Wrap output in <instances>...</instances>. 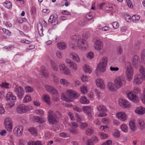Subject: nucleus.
<instances>
[{
  "label": "nucleus",
  "mask_w": 145,
  "mask_h": 145,
  "mask_svg": "<svg viewBox=\"0 0 145 145\" xmlns=\"http://www.w3.org/2000/svg\"><path fill=\"white\" fill-rule=\"evenodd\" d=\"M125 81L124 76H121L116 77L114 80V83L118 89L122 88L125 85Z\"/></svg>",
  "instance_id": "nucleus-1"
},
{
  "label": "nucleus",
  "mask_w": 145,
  "mask_h": 145,
  "mask_svg": "<svg viewBox=\"0 0 145 145\" xmlns=\"http://www.w3.org/2000/svg\"><path fill=\"white\" fill-rule=\"evenodd\" d=\"M6 99L7 102L12 101L11 103H9L7 104V106L8 107H12L15 105L16 98V96L13 95L11 92H9L7 93Z\"/></svg>",
  "instance_id": "nucleus-2"
},
{
  "label": "nucleus",
  "mask_w": 145,
  "mask_h": 145,
  "mask_svg": "<svg viewBox=\"0 0 145 145\" xmlns=\"http://www.w3.org/2000/svg\"><path fill=\"white\" fill-rule=\"evenodd\" d=\"M60 113L57 112L56 113H54L51 110L48 111V120L50 123L52 124H53L55 123H57V119L58 118V115H59Z\"/></svg>",
  "instance_id": "nucleus-3"
},
{
  "label": "nucleus",
  "mask_w": 145,
  "mask_h": 145,
  "mask_svg": "<svg viewBox=\"0 0 145 145\" xmlns=\"http://www.w3.org/2000/svg\"><path fill=\"white\" fill-rule=\"evenodd\" d=\"M14 93L19 99H22L24 94V89L22 87L20 86L16 85V87L14 89Z\"/></svg>",
  "instance_id": "nucleus-4"
},
{
  "label": "nucleus",
  "mask_w": 145,
  "mask_h": 145,
  "mask_svg": "<svg viewBox=\"0 0 145 145\" xmlns=\"http://www.w3.org/2000/svg\"><path fill=\"white\" fill-rule=\"evenodd\" d=\"M134 82L136 84H140L143 80H145V73H137L134 77Z\"/></svg>",
  "instance_id": "nucleus-5"
},
{
  "label": "nucleus",
  "mask_w": 145,
  "mask_h": 145,
  "mask_svg": "<svg viewBox=\"0 0 145 145\" xmlns=\"http://www.w3.org/2000/svg\"><path fill=\"white\" fill-rule=\"evenodd\" d=\"M4 125L6 129L9 132L11 131L12 129V121L11 118H7L4 120Z\"/></svg>",
  "instance_id": "nucleus-6"
},
{
  "label": "nucleus",
  "mask_w": 145,
  "mask_h": 145,
  "mask_svg": "<svg viewBox=\"0 0 145 145\" xmlns=\"http://www.w3.org/2000/svg\"><path fill=\"white\" fill-rule=\"evenodd\" d=\"M97 109L100 113L98 115L99 117H104L106 115V112L107 110L106 107L104 106L101 105L97 106Z\"/></svg>",
  "instance_id": "nucleus-7"
},
{
  "label": "nucleus",
  "mask_w": 145,
  "mask_h": 145,
  "mask_svg": "<svg viewBox=\"0 0 145 145\" xmlns=\"http://www.w3.org/2000/svg\"><path fill=\"white\" fill-rule=\"evenodd\" d=\"M72 41H76L77 46L80 49H82V39L80 36L79 35L73 36L71 37Z\"/></svg>",
  "instance_id": "nucleus-8"
},
{
  "label": "nucleus",
  "mask_w": 145,
  "mask_h": 145,
  "mask_svg": "<svg viewBox=\"0 0 145 145\" xmlns=\"http://www.w3.org/2000/svg\"><path fill=\"white\" fill-rule=\"evenodd\" d=\"M29 110L28 106L23 104L19 105L17 108V111L19 113H25Z\"/></svg>",
  "instance_id": "nucleus-9"
},
{
  "label": "nucleus",
  "mask_w": 145,
  "mask_h": 145,
  "mask_svg": "<svg viewBox=\"0 0 145 145\" xmlns=\"http://www.w3.org/2000/svg\"><path fill=\"white\" fill-rule=\"evenodd\" d=\"M126 94L128 99L133 102H137L138 101V98L133 92L127 91L126 92Z\"/></svg>",
  "instance_id": "nucleus-10"
},
{
  "label": "nucleus",
  "mask_w": 145,
  "mask_h": 145,
  "mask_svg": "<svg viewBox=\"0 0 145 145\" xmlns=\"http://www.w3.org/2000/svg\"><path fill=\"white\" fill-rule=\"evenodd\" d=\"M140 58L142 62L145 64V50L142 51L140 54ZM140 72H145V69L141 65L140 67Z\"/></svg>",
  "instance_id": "nucleus-11"
},
{
  "label": "nucleus",
  "mask_w": 145,
  "mask_h": 145,
  "mask_svg": "<svg viewBox=\"0 0 145 145\" xmlns=\"http://www.w3.org/2000/svg\"><path fill=\"white\" fill-rule=\"evenodd\" d=\"M119 105L124 108H129L130 106V103L126 100L123 99H120L119 101Z\"/></svg>",
  "instance_id": "nucleus-12"
},
{
  "label": "nucleus",
  "mask_w": 145,
  "mask_h": 145,
  "mask_svg": "<svg viewBox=\"0 0 145 145\" xmlns=\"http://www.w3.org/2000/svg\"><path fill=\"white\" fill-rule=\"evenodd\" d=\"M58 16L56 14L54 15H51L50 16L48 21L52 25H55L58 23Z\"/></svg>",
  "instance_id": "nucleus-13"
},
{
  "label": "nucleus",
  "mask_w": 145,
  "mask_h": 145,
  "mask_svg": "<svg viewBox=\"0 0 145 145\" xmlns=\"http://www.w3.org/2000/svg\"><path fill=\"white\" fill-rule=\"evenodd\" d=\"M23 131V128L22 125L16 126L13 129L14 133L17 136L21 135Z\"/></svg>",
  "instance_id": "nucleus-14"
},
{
  "label": "nucleus",
  "mask_w": 145,
  "mask_h": 145,
  "mask_svg": "<svg viewBox=\"0 0 145 145\" xmlns=\"http://www.w3.org/2000/svg\"><path fill=\"white\" fill-rule=\"evenodd\" d=\"M94 46L95 49L97 51H100L103 48V44L102 42L98 40H97L94 42Z\"/></svg>",
  "instance_id": "nucleus-15"
},
{
  "label": "nucleus",
  "mask_w": 145,
  "mask_h": 145,
  "mask_svg": "<svg viewBox=\"0 0 145 145\" xmlns=\"http://www.w3.org/2000/svg\"><path fill=\"white\" fill-rule=\"evenodd\" d=\"M66 93L68 95H69L70 97L71 98H78L79 96L78 94L71 89L67 90Z\"/></svg>",
  "instance_id": "nucleus-16"
},
{
  "label": "nucleus",
  "mask_w": 145,
  "mask_h": 145,
  "mask_svg": "<svg viewBox=\"0 0 145 145\" xmlns=\"http://www.w3.org/2000/svg\"><path fill=\"white\" fill-rule=\"evenodd\" d=\"M106 87L108 90L111 92L115 91L117 89L114 83L111 82H109L107 84Z\"/></svg>",
  "instance_id": "nucleus-17"
},
{
  "label": "nucleus",
  "mask_w": 145,
  "mask_h": 145,
  "mask_svg": "<svg viewBox=\"0 0 145 145\" xmlns=\"http://www.w3.org/2000/svg\"><path fill=\"white\" fill-rule=\"evenodd\" d=\"M95 83L97 86L102 89L105 88V85L103 80L101 78H98L95 81Z\"/></svg>",
  "instance_id": "nucleus-18"
},
{
  "label": "nucleus",
  "mask_w": 145,
  "mask_h": 145,
  "mask_svg": "<svg viewBox=\"0 0 145 145\" xmlns=\"http://www.w3.org/2000/svg\"><path fill=\"white\" fill-rule=\"evenodd\" d=\"M132 63L135 67H137L140 63L139 58L138 56L135 55L132 58Z\"/></svg>",
  "instance_id": "nucleus-19"
},
{
  "label": "nucleus",
  "mask_w": 145,
  "mask_h": 145,
  "mask_svg": "<svg viewBox=\"0 0 145 145\" xmlns=\"http://www.w3.org/2000/svg\"><path fill=\"white\" fill-rule=\"evenodd\" d=\"M116 116L119 119L122 121H124L127 119L125 114L123 112L117 113L116 114Z\"/></svg>",
  "instance_id": "nucleus-20"
},
{
  "label": "nucleus",
  "mask_w": 145,
  "mask_h": 145,
  "mask_svg": "<svg viewBox=\"0 0 145 145\" xmlns=\"http://www.w3.org/2000/svg\"><path fill=\"white\" fill-rule=\"evenodd\" d=\"M65 62L70 68L74 70H76L77 66L75 63L72 62L69 59L66 60Z\"/></svg>",
  "instance_id": "nucleus-21"
},
{
  "label": "nucleus",
  "mask_w": 145,
  "mask_h": 145,
  "mask_svg": "<svg viewBox=\"0 0 145 145\" xmlns=\"http://www.w3.org/2000/svg\"><path fill=\"white\" fill-rule=\"evenodd\" d=\"M92 140L90 139H89L86 142L87 145H94L93 141L95 143H97L98 141V138L95 136H93L92 138Z\"/></svg>",
  "instance_id": "nucleus-22"
},
{
  "label": "nucleus",
  "mask_w": 145,
  "mask_h": 145,
  "mask_svg": "<svg viewBox=\"0 0 145 145\" xmlns=\"http://www.w3.org/2000/svg\"><path fill=\"white\" fill-rule=\"evenodd\" d=\"M83 109L88 117H91L92 116L91 112L92 111L91 107L88 106H84Z\"/></svg>",
  "instance_id": "nucleus-23"
},
{
  "label": "nucleus",
  "mask_w": 145,
  "mask_h": 145,
  "mask_svg": "<svg viewBox=\"0 0 145 145\" xmlns=\"http://www.w3.org/2000/svg\"><path fill=\"white\" fill-rule=\"evenodd\" d=\"M106 66L98 63L96 68L97 72H106Z\"/></svg>",
  "instance_id": "nucleus-24"
},
{
  "label": "nucleus",
  "mask_w": 145,
  "mask_h": 145,
  "mask_svg": "<svg viewBox=\"0 0 145 145\" xmlns=\"http://www.w3.org/2000/svg\"><path fill=\"white\" fill-rule=\"evenodd\" d=\"M135 112L139 114L142 115L145 113V108L142 106H140L136 109Z\"/></svg>",
  "instance_id": "nucleus-25"
},
{
  "label": "nucleus",
  "mask_w": 145,
  "mask_h": 145,
  "mask_svg": "<svg viewBox=\"0 0 145 145\" xmlns=\"http://www.w3.org/2000/svg\"><path fill=\"white\" fill-rule=\"evenodd\" d=\"M59 68L61 71L63 72H70V70L63 64L59 65Z\"/></svg>",
  "instance_id": "nucleus-26"
},
{
  "label": "nucleus",
  "mask_w": 145,
  "mask_h": 145,
  "mask_svg": "<svg viewBox=\"0 0 145 145\" xmlns=\"http://www.w3.org/2000/svg\"><path fill=\"white\" fill-rule=\"evenodd\" d=\"M57 48L60 50L65 49L67 47V44L64 42H60L57 43Z\"/></svg>",
  "instance_id": "nucleus-27"
},
{
  "label": "nucleus",
  "mask_w": 145,
  "mask_h": 145,
  "mask_svg": "<svg viewBox=\"0 0 145 145\" xmlns=\"http://www.w3.org/2000/svg\"><path fill=\"white\" fill-rule=\"evenodd\" d=\"M70 56L73 60L77 62H79L80 61V58L78 55L72 52L71 53Z\"/></svg>",
  "instance_id": "nucleus-28"
},
{
  "label": "nucleus",
  "mask_w": 145,
  "mask_h": 145,
  "mask_svg": "<svg viewBox=\"0 0 145 145\" xmlns=\"http://www.w3.org/2000/svg\"><path fill=\"white\" fill-rule=\"evenodd\" d=\"M108 61V58L106 57H103L101 59L98 64L106 67Z\"/></svg>",
  "instance_id": "nucleus-29"
},
{
  "label": "nucleus",
  "mask_w": 145,
  "mask_h": 145,
  "mask_svg": "<svg viewBox=\"0 0 145 145\" xmlns=\"http://www.w3.org/2000/svg\"><path fill=\"white\" fill-rule=\"evenodd\" d=\"M137 125L140 129L142 130L145 127V124L143 121L141 120H138L137 121Z\"/></svg>",
  "instance_id": "nucleus-30"
},
{
  "label": "nucleus",
  "mask_w": 145,
  "mask_h": 145,
  "mask_svg": "<svg viewBox=\"0 0 145 145\" xmlns=\"http://www.w3.org/2000/svg\"><path fill=\"white\" fill-rule=\"evenodd\" d=\"M29 131L34 136H36L37 135V130L35 127H31L29 128Z\"/></svg>",
  "instance_id": "nucleus-31"
},
{
  "label": "nucleus",
  "mask_w": 145,
  "mask_h": 145,
  "mask_svg": "<svg viewBox=\"0 0 145 145\" xmlns=\"http://www.w3.org/2000/svg\"><path fill=\"white\" fill-rule=\"evenodd\" d=\"M42 99L43 101H45L48 104H50V97L48 95L46 94L44 95L42 97Z\"/></svg>",
  "instance_id": "nucleus-32"
},
{
  "label": "nucleus",
  "mask_w": 145,
  "mask_h": 145,
  "mask_svg": "<svg viewBox=\"0 0 145 145\" xmlns=\"http://www.w3.org/2000/svg\"><path fill=\"white\" fill-rule=\"evenodd\" d=\"M83 69L85 72H92V69L88 65L85 64L83 67Z\"/></svg>",
  "instance_id": "nucleus-33"
},
{
  "label": "nucleus",
  "mask_w": 145,
  "mask_h": 145,
  "mask_svg": "<svg viewBox=\"0 0 145 145\" xmlns=\"http://www.w3.org/2000/svg\"><path fill=\"white\" fill-rule=\"evenodd\" d=\"M115 7L114 5L111 4H108L106 5L105 10L106 11H109L113 10Z\"/></svg>",
  "instance_id": "nucleus-34"
},
{
  "label": "nucleus",
  "mask_w": 145,
  "mask_h": 145,
  "mask_svg": "<svg viewBox=\"0 0 145 145\" xmlns=\"http://www.w3.org/2000/svg\"><path fill=\"white\" fill-rule=\"evenodd\" d=\"M88 48V45L87 42L85 40L82 39V50H85Z\"/></svg>",
  "instance_id": "nucleus-35"
},
{
  "label": "nucleus",
  "mask_w": 145,
  "mask_h": 145,
  "mask_svg": "<svg viewBox=\"0 0 145 145\" xmlns=\"http://www.w3.org/2000/svg\"><path fill=\"white\" fill-rule=\"evenodd\" d=\"M27 145H42L40 141L37 140L35 142L31 141L27 143Z\"/></svg>",
  "instance_id": "nucleus-36"
},
{
  "label": "nucleus",
  "mask_w": 145,
  "mask_h": 145,
  "mask_svg": "<svg viewBox=\"0 0 145 145\" xmlns=\"http://www.w3.org/2000/svg\"><path fill=\"white\" fill-rule=\"evenodd\" d=\"M31 100L32 99L30 96L29 95H26L24 97L23 102L24 103H27L31 101Z\"/></svg>",
  "instance_id": "nucleus-37"
},
{
  "label": "nucleus",
  "mask_w": 145,
  "mask_h": 145,
  "mask_svg": "<svg viewBox=\"0 0 145 145\" xmlns=\"http://www.w3.org/2000/svg\"><path fill=\"white\" fill-rule=\"evenodd\" d=\"M94 16V14L90 13L88 14H87L85 16V18L87 20H89Z\"/></svg>",
  "instance_id": "nucleus-38"
},
{
  "label": "nucleus",
  "mask_w": 145,
  "mask_h": 145,
  "mask_svg": "<svg viewBox=\"0 0 145 145\" xmlns=\"http://www.w3.org/2000/svg\"><path fill=\"white\" fill-rule=\"evenodd\" d=\"M9 84L7 82H4L0 84V86L2 88L8 89L9 88Z\"/></svg>",
  "instance_id": "nucleus-39"
},
{
  "label": "nucleus",
  "mask_w": 145,
  "mask_h": 145,
  "mask_svg": "<svg viewBox=\"0 0 145 145\" xmlns=\"http://www.w3.org/2000/svg\"><path fill=\"white\" fill-rule=\"evenodd\" d=\"M4 5L5 7L8 8H10L12 7V4L9 1H6L4 3Z\"/></svg>",
  "instance_id": "nucleus-40"
},
{
  "label": "nucleus",
  "mask_w": 145,
  "mask_h": 145,
  "mask_svg": "<svg viewBox=\"0 0 145 145\" xmlns=\"http://www.w3.org/2000/svg\"><path fill=\"white\" fill-rule=\"evenodd\" d=\"M93 130L92 128H88L86 131V133L87 135L90 136L93 134Z\"/></svg>",
  "instance_id": "nucleus-41"
},
{
  "label": "nucleus",
  "mask_w": 145,
  "mask_h": 145,
  "mask_svg": "<svg viewBox=\"0 0 145 145\" xmlns=\"http://www.w3.org/2000/svg\"><path fill=\"white\" fill-rule=\"evenodd\" d=\"M133 72V69L131 67V65L129 64L126 68V72Z\"/></svg>",
  "instance_id": "nucleus-42"
},
{
  "label": "nucleus",
  "mask_w": 145,
  "mask_h": 145,
  "mask_svg": "<svg viewBox=\"0 0 145 145\" xmlns=\"http://www.w3.org/2000/svg\"><path fill=\"white\" fill-rule=\"evenodd\" d=\"M60 83L64 86H67L69 85L70 83L65 79H62L60 80Z\"/></svg>",
  "instance_id": "nucleus-43"
},
{
  "label": "nucleus",
  "mask_w": 145,
  "mask_h": 145,
  "mask_svg": "<svg viewBox=\"0 0 145 145\" xmlns=\"http://www.w3.org/2000/svg\"><path fill=\"white\" fill-rule=\"evenodd\" d=\"M130 128L132 131H134L135 129V125L134 122L130 121L129 123Z\"/></svg>",
  "instance_id": "nucleus-44"
},
{
  "label": "nucleus",
  "mask_w": 145,
  "mask_h": 145,
  "mask_svg": "<svg viewBox=\"0 0 145 145\" xmlns=\"http://www.w3.org/2000/svg\"><path fill=\"white\" fill-rule=\"evenodd\" d=\"M99 134L100 136V138L101 139H106L108 137V135L103 133L99 132Z\"/></svg>",
  "instance_id": "nucleus-45"
},
{
  "label": "nucleus",
  "mask_w": 145,
  "mask_h": 145,
  "mask_svg": "<svg viewBox=\"0 0 145 145\" xmlns=\"http://www.w3.org/2000/svg\"><path fill=\"white\" fill-rule=\"evenodd\" d=\"M127 80L128 81H131L133 77V73H127Z\"/></svg>",
  "instance_id": "nucleus-46"
},
{
  "label": "nucleus",
  "mask_w": 145,
  "mask_h": 145,
  "mask_svg": "<svg viewBox=\"0 0 145 145\" xmlns=\"http://www.w3.org/2000/svg\"><path fill=\"white\" fill-rule=\"evenodd\" d=\"M140 18V16L138 15H133L132 17V20L133 22H136Z\"/></svg>",
  "instance_id": "nucleus-47"
},
{
  "label": "nucleus",
  "mask_w": 145,
  "mask_h": 145,
  "mask_svg": "<svg viewBox=\"0 0 145 145\" xmlns=\"http://www.w3.org/2000/svg\"><path fill=\"white\" fill-rule=\"evenodd\" d=\"M94 56V55L93 52H89L88 53L86 56V57L88 58L89 59H92Z\"/></svg>",
  "instance_id": "nucleus-48"
},
{
  "label": "nucleus",
  "mask_w": 145,
  "mask_h": 145,
  "mask_svg": "<svg viewBox=\"0 0 145 145\" xmlns=\"http://www.w3.org/2000/svg\"><path fill=\"white\" fill-rule=\"evenodd\" d=\"M42 119L38 116H36L34 118V121L35 122L41 123L42 122Z\"/></svg>",
  "instance_id": "nucleus-49"
},
{
  "label": "nucleus",
  "mask_w": 145,
  "mask_h": 145,
  "mask_svg": "<svg viewBox=\"0 0 145 145\" xmlns=\"http://www.w3.org/2000/svg\"><path fill=\"white\" fill-rule=\"evenodd\" d=\"M89 102V101L85 96L82 97V104H87Z\"/></svg>",
  "instance_id": "nucleus-50"
},
{
  "label": "nucleus",
  "mask_w": 145,
  "mask_h": 145,
  "mask_svg": "<svg viewBox=\"0 0 145 145\" xmlns=\"http://www.w3.org/2000/svg\"><path fill=\"white\" fill-rule=\"evenodd\" d=\"M120 128L124 132H126L127 131L128 127L125 125L123 124L121 126Z\"/></svg>",
  "instance_id": "nucleus-51"
},
{
  "label": "nucleus",
  "mask_w": 145,
  "mask_h": 145,
  "mask_svg": "<svg viewBox=\"0 0 145 145\" xmlns=\"http://www.w3.org/2000/svg\"><path fill=\"white\" fill-rule=\"evenodd\" d=\"M2 31L6 35L10 36L11 35V33L9 30L5 28L2 29Z\"/></svg>",
  "instance_id": "nucleus-52"
},
{
  "label": "nucleus",
  "mask_w": 145,
  "mask_h": 145,
  "mask_svg": "<svg viewBox=\"0 0 145 145\" xmlns=\"http://www.w3.org/2000/svg\"><path fill=\"white\" fill-rule=\"evenodd\" d=\"M59 136L63 138H67L70 136L69 135L65 132H62L59 134Z\"/></svg>",
  "instance_id": "nucleus-53"
},
{
  "label": "nucleus",
  "mask_w": 145,
  "mask_h": 145,
  "mask_svg": "<svg viewBox=\"0 0 145 145\" xmlns=\"http://www.w3.org/2000/svg\"><path fill=\"white\" fill-rule=\"evenodd\" d=\"M25 89L26 92L27 93L32 92L33 91V88L29 86L26 87Z\"/></svg>",
  "instance_id": "nucleus-54"
},
{
  "label": "nucleus",
  "mask_w": 145,
  "mask_h": 145,
  "mask_svg": "<svg viewBox=\"0 0 145 145\" xmlns=\"http://www.w3.org/2000/svg\"><path fill=\"white\" fill-rule=\"evenodd\" d=\"M51 65H52V68L54 71H57V67L56 64L54 63L53 62H52L51 63Z\"/></svg>",
  "instance_id": "nucleus-55"
},
{
  "label": "nucleus",
  "mask_w": 145,
  "mask_h": 145,
  "mask_svg": "<svg viewBox=\"0 0 145 145\" xmlns=\"http://www.w3.org/2000/svg\"><path fill=\"white\" fill-rule=\"evenodd\" d=\"M88 91V90L87 87L83 86H82V93L86 94Z\"/></svg>",
  "instance_id": "nucleus-56"
},
{
  "label": "nucleus",
  "mask_w": 145,
  "mask_h": 145,
  "mask_svg": "<svg viewBox=\"0 0 145 145\" xmlns=\"http://www.w3.org/2000/svg\"><path fill=\"white\" fill-rule=\"evenodd\" d=\"M126 20L128 22H130L131 21L132 18L131 19V16L128 14H126L125 16Z\"/></svg>",
  "instance_id": "nucleus-57"
},
{
  "label": "nucleus",
  "mask_w": 145,
  "mask_h": 145,
  "mask_svg": "<svg viewBox=\"0 0 145 145\" xmlns=\"http://www.w3.org/2000/svg\"><path fill=\"white\" fill-rule=\"evenodd\" d=\"M112 25L114 29L118 28L119 27V25L117 22H114L112 24Z\"/></svg>",
  "instance_id": "nucleus-58"
},
{
  "label": "nucleus",
  "mask_w": 145,
  "mask_h": 145,
  "mask_svg": "<svg viewBox=\"0 0 145 145\" xmlns=\"http://www.w3.org/2000/svg\"><path fill=\"white\" fill-rule=\"evenodd\" d=\"M113 135L114 136L118 138L119 137L120 135L119 131L117 129H116L113 133Z\"/></svg>",
  "instance_id": "nucleus-59"
},
{
  "label": "nucleus",
  "mask_w": 145,
  "mask_h": 145,
  "mask_svg": "<svg viewBox=\"0 0 145 145\" xmlns=\"http://www.w3.org/2000/svg\"><path fill=\"white\" fill-rule=\"evenodd\" d=\"M35 113L38 115H41L43 114L44 112L43 110L40 109L36 110Z\"/></svg>",
  "instance_id": "nucleus-60"
},
{
  "label": "nucleus",
  "mask_w": 145,
  "mask_h": 145,
  "mask_svg": "<svg viewBox=\"0 0 145 145\" xmlns=\"http://www.w3.org/2000/svg\"><path fill=\"white\" fill-rule=\"evenodd\" d=\"M53 87L49 85H46L45 86L46 90L50 93L52 90V89Z\"/></svg>",
  "instance_id": "nucleus-61"
},
{
  "label": "nucleus",
  "mask_w": 145,
  "mask_h": 145,
  "mask_svg": "<svg viewBox=\"0 0 145 145\" xmlns=\"http://www.w3.org/2000/svg\"><path fill=\"white\" fill-rule=\"evenodd\" d=\"M88 77L85 75L82 76V82H85L88 81Z\"/></svg>",
  "instance_id": "nucleus-62"
},
{
  "label": "nucleus",
  "mask_w": 145,
  "mask_h": 145,
  "mask_svg": "<svg viewBox=\"0 0 145 145\" xmlns=\"http://www.w3.org/2000/svg\"><path fill=\"white\" fill-rule=\"evenodd\" d=\"M126 2L128 6L131 8H133V5L131 2L130 0H126Z\"/></svg>",
  "instance_id": "nucleus-63"
},
{
  "label": "nucleus",
  "mask_w": 145,
  "mask_h": 145,
  "mask_svg": "<svg viewBox=\"0 0 145 145\" xmlns=\"http://www.w3.org/2000/svg\"><path fill=\"white\" fill-rule=\"evenodd\" d=\"M50 93L52 94H56L57 92V91L54 87H53Z\"/></svg>",
  "instance_id": "nucleus-64"
}]
</instances>
